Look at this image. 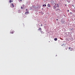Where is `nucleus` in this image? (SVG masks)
<instances>
[{"label": "nucleus", "instance_id": "nucleus-1", "mask_svg": "<svg viewBox=\"0 0 75 75\" xmlns=\"http://www.w3.org/2000/svg\"><path fill=\"white\" fill-rule=\"evenodd\" d=\"M29 13V12L28 11L26 12L25 13V15H27Z\"/></svg>", "mask_w": 75, "mask_h": 75}, {"label": "nucleus", "instance_id": "nucleus-2", "mask_svg": "<svg viewBox=\"0 0 75 75\" xmlns=\"http://www.w3.org/2000/svg\"><path fill=\"white\" fill-rule=\"evenodd\" d=\"M48 7H51V5H50V4H48V5H47Z\"/></svg>", "mask_w": 75, "mask_h": 75}, {"label": "nucleus", "instance_id": "nucleus-3", "mask_svg": "<svg viewBox=\"0 0 75 75\" xmlns=\"http://www.w3.org/2000/svg\"><path fill=\"white\" fill-rule=\"evenodd\" d=\"M11 4H12V7H14V4L13 3Z\"/></svg>", "mask_w": 75, "mask_h": 75}, {"label": "nucleus", "instance_id": "nucleus-4", "mask_svg": "<svg viewBox=\"0 0 75 75\" xmlns=\"http://www.w3.org/2000/svg\"><path fill=\"white\" fill-rule=\"evenodd\" d=\"M40 32L42 33V34H44V32L42 31H41Z\"/></svg>", "mask_w": 75, "mask_h": 75}, {"label": "nucleus", "instance_id": "nucleus-5", "mask_svg": "<svg viewBox=\"0 0 75 75\" xmlns=\"http://www.w3.org/2000/svg\"><path fill=\"white\" fill-rule=\"evenodd\" d=\"M54 41H57L58 39H57V38H54Z\"/></svg>", "mask_w": 75, "mask_h": 75}, {"label": "nucleus", "instance_id": "nucleus-6", "mask_svg": "<svg viewBox=\"0 0 75 75\" xmlns=\"http://www.w3.org/2000/svg\"><path fill=\"white\" fill-rule=\"evenodd\" d=\"M38 30H39L40 31H41V28H40L38 29Z\"/></svg>", "mask_w": 75, "mask_h": 75}, {"label": "nucleus", "instance_id": "nucleus-7", "mask_svg": "<svg viewBox=\"0 0 75 75\" xmlns=\"http://www.w3.org/2000/svg\"><path fill=\"white\" fill-rule=\"evenodd\" d=\"M18 13H21V10H19L18 11Z\"/></svg>", "mask_w": 75, "mask_h": 75}, {"label": "nucleus", "instance_id": "nucleus-8", "mask_svg": "<svg viewBox=\"0 0 75 75\" xmlns=\"http://www.w3.org/2000/svg\"><path fill=\"white\" fill-rule=\"evenodd\" d=\"M56 7H59V5H58V4H57Z\"/></svg>", "mask_w": 75, "mask_h": 75}, {"label": "nucleus", "instance_id": "nucleus-9", "mask_svg": "<svg viewBox=\"0 0 75 75\" xmlns=\"http://www.w3.org/2000/svg\"><path fill=\"white\" fill-rule=\"evenodd\" d=\"M56 11H58V10H60L59 9H57L55 10Z\"/></svg>", "mask_w": 75, "mask_h": 75}, {"label": "nucleus", "instance_id": "nucleus-10", "mask_svg": "<svg viewBox=\"0 0 75 75\" xmlns=\"http://www.w3.org/2000/svg\"><path fill=\"white\" fill-rule=\"evenodd\" d=\"M56 8L55 6H53V9H55Z\"/></svg>", "mask_w": 75, "mask_h": 75}, {"label": "nucleus", "instance_id": "nucleus-11", "mask_svg": "<svg viewBox=\"0 0 75 75\" xmlns=\"http://www.w3.org/2000/svg\"><path fill=\"white\" fill-rule=\"evenodd\" d=\"M33 7H34V8H36L35 6L33 5Z\"/></svg>", "mask_w": 75, "mask_h": 75}, {"label": "nucleus", "instance_id": "nucleus-12", "mask_svg": "<svg viewBox=\"0 0 75 75\" xmlns=\"http://www.w3.org/2000/svg\"><path fill=\"white\" fill-rule=\"evenodd\" d=\"M9 3H11V0H9Z\"/></svg>", "mask_w": 75, "mask_h": 75}, {"label": "nucleus", "instance_id": "nucleus-13", "mask_svg": "<svg viewBox=\"0 0 75 75\" xmlns=\"http://www.w3.org/2000/svg\"><path fill=\"white\" fill-rule=\"evenodd\" d=\"M71 47H69V50H70V49H71Z\"/></svg>", "mask_w": 75, "mask_h": 75}, {"label": "nucleus", "instance_id": "nucleus-14", "mask_svg": "<svg viewBox=\"0 0 75 75\" xmlns=\"http://www.w3.org/2000/svg\"><path fill=\"white\" fill-rule=\"evenodd\" d=\"M41 27L42 26H43V25L42 24H41Z\"/></svg>", "mask_w": 75, "mask_h": 75}, {"label": "nucleus", "instance_id": "nucleus-15", "mask_svg": "<svg viewBox=\"0 0 75 75\" xmlns=\"http://www.w3.org/2000/svg\"><path fill=\"white\" fill-rule=\"evenodd\" d=\"M67 12H69V10H67Z\"/></svg>", "mask_w": 75, "mask_h": 75}, {"label": "nucleus", "instance_id": "nucleus-16", "mask_svg": "<svg viewBox=\"0 0 75 75\" xmlns=\"http://www.w3.org/2000/svg\"><path fill=\"white\" fill-rule=\"evenodd\" d=\"M26 11H28V9H26Z\"/></svg>", "mask_w": 75, "mask_h": 75}, {"label": "nucleus", "instance_id": "nucleus-17", "mask_svg": "<svg viewBox=\"0 0 75 75\" xmlns=\"http://www.w3.org/2000/svg\"><path fill=\"white\" fill-rule=\"evenodd\" d=\"M21 8H22V9L23 8V6L21 7Z\"/></svg>", "mask_w": 75, "mask_h": 75}, {"label": "nucleus", "instance_id": "nucleus-18", "mask_svg": "<svg viewBox=\"0 0 75 75\" xmlns=\"http://www.w3.org/2000/svg\"><path fill=\"white\" fill-rule=\"evenodd\" d=\"M46 4L45 5V7H46Z\"/></svg>", "mask_w": 75, "mask_h": 75}, {"label": "nucleus", "instance_id": "nucleus-19", "mask_svg": "<svg viewBox=\"0 0 75 75\" xmlns=\"http://www.w3.org/2000/svg\"><path fill=\"white\" fill-rule=\"evenodd\" d=\"M19 1H21L22 0H19Z\"/></svg>", "mask_w": 75, "mask_h": 75}, {"label": "nucleus", "instance_id": "nucleus-20", "mask_svg": "<svg viewBox=\"0 0 75 75\" xmlns=\"http://www.w3.org/2000/svg\"><path fill=\"white\" fill-rule=\"evenodd\" d=\"M43 6H45V5H43Z\"/></svg>", "mask_w": 75, "mask_h": 75}, {"label": "nucleus", "instance_id": "nucleus-21", "mask_svg": "<svg viewBox=\"0 0 75 75\" xmlns=\"http://www.w3.org/2000/svg\"><path fill=\"white\" fill-rule=\"evenodd\" d=\"M56 20H57V21H58V19H56Z\"/></svg>", "mask_w": 75, "mask_h": 75}]
</instances>
